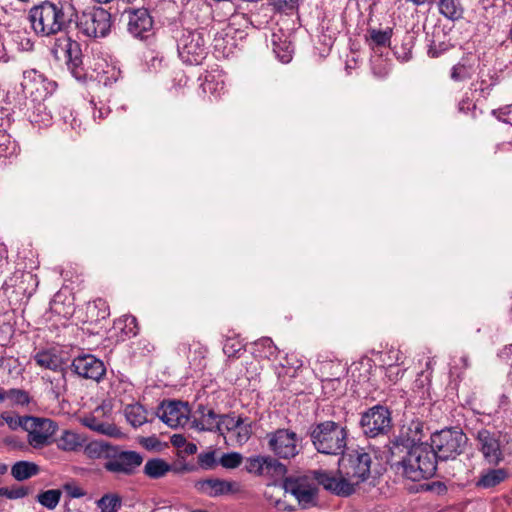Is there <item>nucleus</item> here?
Returning <instances> with one entry per match:
<instances>
[{
    "mask_svg": "<svg viewBox=\"0 0 512 512\" xmlns=\"http://www.w3.org/2000/svg\"><path fill=\"white\" fill-rule=\"evenodd\" d=\"M28 416L29 415L13 417L9 413L3 412L1 414L2 426L4 425V423H6L11 430H17L18 428H22L24 431H26L28 422V420L26 419L28 418Z\"/></svg>",
    "mask_w": 512,
    "mask_h": 512,
    "instance_id": "nucleus-47",
    "label": "nucleus"
},
{
    "mask_svg": "<svg viewBox=\"0 0 512 512\" xmlns=\"http://www.w3.org/2000/svg\"><path fill=\"white\" fill-rule=\"evenodd\" d=\"M476 105L472 103V100L466 96L461 99L458 103V111L461 113H467L471 109H475Z\"/></svg>",
    "mask_w": 512,
    "mask_h": 512,
    "instance_id": "nucleus-62",
    "label": "nucleus"
},
{
    "mask_svg": "<svg viewBox=\"0 0 512 512\" xmlns=\"http://www.w3.org/2000/svg\"><path fill=\"white\" fill-rule=\"evenodd\" d=\"M508 477L509 472L505 468L483 469L475 482V486L479 489H492L506 481Z\"/></svg>",
    "mask_w": 512,
    "mask_h": 512,
    "instance_id": "nucleus-23",
    "label": "nucleus"
},
{
    "mask_svg": "<svg viewBox=\"0 0 512 512\" xmlns=\"http://www.w3.org/2000/svg\"><path fill=\"white\" fill-rule=\"evenodd\" d=\"M70 368L78 377L95 382H100L106 375L104 362L90 353H81L74 357Z\"/></svg>",
    "mask_w": 512,
    "mask_h": 512,
    "instance_id": "nucleus-18",
    "label": "nucleus"
},
{
    "mask_svg": "<svg viewBox=\"0 0 512 512\" xmlns=\"http://www.w3.org/2000/svg\"><path fill=\"white\" fill-rule=\"evenodd\" d=\"M241 424L242 416H236L235 412L222 414L220 416L219 426L224 429V434L226 432L235 431L238 426H241Z\"/></svg>",
    "mask_w": 512,
    "mask_h": 512,
    "instance_id": "nucleus-46",
    "label": "nucleus"
},
{
    "mask_svg": "<svg viewBox=\"0 0 512 512\" xmlns=\"http://www.w3.org/2000/svg\"><path fill=\"white\" fill-rule=\"evenodd\" d=\"M209 33L205 29H183L177 39V50L181 60L189 65H199L208 55Z\"/></svg>",
    "mask_w": 512,
    "mask_h": 512,
    "instance_id": "nucleus-10",
    "label": "nucleus"
},
{
    "mask_svg": "<svg viewBox=\"0 0 512 512\" xmlns=\"http://www.w3.org/2000/svg\"><path fill=\"white\" fill-rule=\"evenodd\" d=\"M221 415L217 414L213 409H209L202 420L195 419L193 421L194 427L199 431H209L224 435V429L219 426Z\"/></svg>",
    "mask_w": 512,
    "mask_h": 512,
    "instance_id": "nucleus-30",
    "label": "nucleus"
},
{
    "mask_svg": "<svg viewBox=\"0 0 512 512\" xmlns=\"http://www.w3.org/2000/svg\"><path fill=\"white\" fill-rule=\"evenodd\" d=\"M438 460L430 449L429 443L418 445L403 453V456L387 462L390 468L403 478L420 482L435 476Z\"/></svg>",
    "mask_w": 512,
    "mask_h": 512,
    "instance_id": "nucleus-2",
    "label": "nucleus"
},
{
    "mask_svg": "<svg viewBox=\"0 0 512 512\" xmlns=\"http://www.w3.org/2000/svg\"><path fill=\"white\" fill-rule=\"evenodd\" d=\"M340 384L341 382L339 378H328L323 380L322 388L325 394H331L333 391L338 389Z\"/></svg>",
    "mask_w": 512,
    "mask_h": 512,
    "instance_id": "nucleus-59",
    "label": "nucleus"
},
{
    "mask_svg": "<svg viewBox=\"0 0 512 512\" xmlns=\"http://www.w3.org/2000/svg\"><path fill=\"white\" fill-rule=\"evenodd\" d=\"M36 364L42 368L58 371L62 369V360L50 351H40L34 356Z\"/></svg>",
    "mask_w": 512,
    "mask_h": 512,
    "instance_id": "nucleus-38",
    "label": "nucleus"
},
{
    "mask_svg": "<svg viewBox=\"0 0 512 512\" xmlns=\"http://www.w3.org/2000/svg\"><path fill=\"white\" fill-rule=\"evenodd\" d=\"M140 444L147 450H155L160 447V440L156 436L142 437Z\"/></svg>",
    "mask_w": 512,
    "mask_h": 512,
    "instance_id": "nucleus-58",
    "label": "nucleus"
},
{
    "mask_svg": "<svg viewBox=\"0 0 512 512\" xmlns=\"http://www.w3.org/2000/svg\"><path fill=\"white\" fill-rule=\"evenodd\" d=\"M468 437L458 427H446L433 432L430 436V449L438 462L455 460L467 446Z\"/></svg>",
    "mask_w": 512,
    "mask_h": 512,
    "instance_id": "nucleus-6",
    "label": "nucleus"
},
{
    "mask_svg": "<svg viewBox=\"0 0 512 512\" xmlns=\"http://www.w3.org/2000/svg\"><path fill=\"white\" fill-rule=\"evenodd\" d=\"M500 83V77L496 71L481 74L479 80V91L483 97H488L493 88Z\"/></svg>",
    "mask_w": 512,
    "mask_h": 512,
    "instance_id": "nucleus-41",
    "label": "nucleus"
},
{
    "mask_svg": "<svg viewBox=\"0 0 512 512\" xmlns=\"http://www.w3.org/2000/svg\"><path fill=\"white\" fill-rule=\"evenodd\" d=\"M272 42H273V52L275 53L276 57L282 63H289L292 60V55H293V51H294L291 42L286 39L282 40L276 34H273Z\"/></svg>",
    "mask_w": 512,
    "mask_h": 512,
    "instance_id": "nucleus-37",
    "label": "nucleus"
},
{
    "mask_svg": "<svg viewBox=\"0 0 512 512\" xmlns=\"http://www.w3.org/2000/svg\"><path fill=\"white\" fill-rule=\"evenodd\" d=\"M247 417H242V424L236 428V441L245 444L252 435V423L247 422Z\"/></svg>",
    "mask_w": 512,
    "mask_h": 512,
    "instance_id": "nucleus-51",
    "label": "nucleus"
},
{
    "mask_svg": "<svg viewBox=\"0 0 512 512\" xmlns=\"http://www.w3.org/2000/svg\"><path fill=\"white\" fill-rule=\"evenodd\" d=\"M403 376V372L399 369L397 365H389L386 369V377L389 378L390 381L396 382L399 378Z\"/></svg>",
    "mask_w": 512,
    "mask_h": 512,
    "instance_id": "nucleus-61",
    "label": "nucleus"
},
{
    "mask_svg": "<svg viewBox=\"0 0 512 512\" xmlns=\"http://www.w3.org/2000/svg\"><path fill=\"white\" fill-rule=\"evenodd\" d=\"M124 415L134 428L140 427L148 421L146 408L138 402L126 405Z\"/></svg>",
    "mask_w": 512,
    "mask_h": 512,
    "instance_id": "nucleus-31",
    "label": "nucleus"
},
{
    "mask_svg": "<svg viewBox=\"0 0 512 512\" xmlns=\"http://www.w3.org/2000/svg\"><path fill=\"white\" fill-rule=\"evenodd\" d=\"M171 444L176 448H183L186 444V438L182 434H174L170 438Z\"/></svg>",
    "mask_w": 512,
    "mask_h": 512,
    "instance_id": "nucleus-64",
    "label": "nucleus"
},
{
    "mask_svg": "<svg viewBox=\"0 0 512 512\" xmlns=\"http://www.w3.org/2000/svg\"><path fill=\"white\" fill-rule=\"evenodd\" d=\"M75 16V7L62 1H43L29 10L32 30L37 36L46 38L69 34Z\"/></svg>",
    "mask_w": 512,
    "mask_h": 512,
    "instance_id": "nucleus-1",
    "label": "nucleus"
},
{
    "mask_svg": "<svg viewBox=\"0 0 512 512\" xmlns=\"http://www.w3.org/2000/svg\"><path fill=\"white\" fill-rule=\"evenodd\" d=\"M439 13L446 19L455 22L463 18L464 7L460 0H439Z\"/></svg>",
    "mask_w": 512,
    "mask_h": 512,
    "instance_id": "nucleus-28",
    "label": "nucleus"
},
{
    "mask_svg": "<svg viewBox=\"0 0 512 512\" xmlns=\"http://www.w3.org/2000/svg\"><path fill=\"white\" fill-rule=\"evenodd\" d=\"M509 108L508 107H504V108H499V109H494L492 111V114L500 121H503L505 123H510V120L509 118H507L506 116H508L510 114V111L508 110Z\"/></svg>",
    "mask_w": 512,
    "mask_h": 512,
    "instance_id": "nucleus-63",
    "label": "nucleus"
},
{
    "mask_svg": "<svg viewBox=\"0 0 512 512\" xmlns=\"http://www.w3.org/2000/svg\"><path fill=\"white\" fill-rule=\"evenodd\" d=\"M28 444L33 448H42L50 444L51 437L56 433L58 425L49 418L28 416L26 419Z\"/></svg>",
    "mask_w": 512,
    "mask_h": 512,
    "instance_id": "nucleus-17",
    "label": "nucleus"
},
{
    "mask_svg": "<svg viewBox=\"0 0 512 512\" xmlns=\"http://www.w3.org/2000/svg\"><path fill=\"white\" fill-rule=\"evenodd\" d=\"M372 456L365 448L343 452L338 461V473L344 475L353 487L367 481L371 474Z\"/></svg>",
    "mask_w": 512,
    "mask_h": 512,
    "instance_id": "nucleus-8",
    "label": "nucleus"
},
{
    "mask_svg": "<svg viewBox=\"0 0 512 512\" xmlns=\"http://www.w3.org/2000/svg\"><path fill=\"white\" fill-rule=\"evenodd\" d=\"M307 436L318 453L340 455L347 446L348 430L346 426L332 420L312 423Z\"/></svg>",
    "mask_w": 512,
    "mask_h": 512,
    "instance_id": "nucleus-3",
    "label": "nucleus"
},
{
    "mask_svg": "<svg viewBox=\"0 0 512 512\" xmlns=\"http://www.w3.org/2000/svg\"><path fill=\"white\" fill-rule=\"evenodd\" d=\"M171 471L177 474L196 472L198 471V466L195 463L174 464L172 465Z\"/></svg>",
    "mask_w": 512,
    "mask_h": 512,
    "instance_id": "nucleus-57",
    "label": "nucleus"
},
{
    "mask_svg": "<svg viewBox=\"0 0 512 512\" xmlns=\"http://www.w3.org/2000/svg\"><path fill=\"white\" fill-rule=\"evenodd\" d=\"M243 456L239 452L223 453L219 457V464L226 469H235L241 465Z\"/></svg>",
    "mask_w": 512,
    "mask_h": 512,
    "instance_id": "nucleus-49",
    "label": "nucleus"
},
{
    "mask_svg": "<svg viewBox=\"0 0 512 512\" xmlns=\"http://www.w3.org/2000/svg\"><path fill=\"white\" fill-rule=\"evenodd\" d=\"M62 492L59 489H50L40 492L36 496V501L43 507L53 510L60 502Z\"/></svg>",
    "mask_w": 512,
    "mask_h": 512,
    "instance_id": "nucleus-40",
    "label": "nucleus"
},
{
    "mask_svg": "<svg viewBox=\"0 0 512 512\" xmlns=\"http://www.w3.org/2000/svg\"><path fill=\"white\" fill-rule=\"evenodd\" d=\"M97 506L102 512H118L122 498L117 494H105L97 501Z\"/></svg>",
    "mask_w": 512,
    "mask_h": 512,
    "instance_id": "nucleus-43",
    "label": "nucleus"
},
{
    "mask_svg": "<svg viewBox=\"0 0 512 512\" xmlns=\"http://www.w3.org/2000/svg\"><path fill=\"white\" fill-rule=\"evenodd\" d=\"M128 17L127 30L137 39H145L152 33L154 20L146 8L125 10Z\"/></svg>",
    "mask_w": 512,
    "mask_h": 512,
    "instance_id": "nucleus-19",
    "label": "nucleus"
},
{
    "mask_svg": "<svg viewBox=\"0 0 512 512\" xmlns=\"http://www.w3.org/2000/svg\"><path fill=\"white\" fill-rule=\"evenodd\" d=\"M59 449L75 451L82 446V438L75 432L65 430L57 441Z\"/></svg>",
    "mask_w": 512,
    "mask_h": 512,
    "instance_id": "nucleus-39",
    "label": "nucleus"
},
{
    "mask_svg": "<svg viewBox=\"0 0 512 512\" xmlns=\"http://www.w3.org/2000/svg\"><path fill=\"white\" fill-rule=\"evenodd\" d=\"M253 353L262 359L276 358L279 351L271 338L263 337L253 343Z\"/></svg>",
    "mask_w": 512,
    "mask_h": 512,
    "instance_id": "nucleus-32",
    "label": "nucleus"
},
{
    "mask_svg": "<svg viewBox=\"0 0 512 512\" xmlns=\"http://www.w3.org/2000/svg\"><path fill=\"white\" fill-rule=\"evenodd\" d=\"M471 76V66L465 61L464 58L455 64L450 71V78L455 82L466 81L470 79Z\"/></svg>",
    "mask_w": 512,
    "mask_h": 512,
    "instance_id": "nucleus-44",
    "label": "nucleus"
},
{
    "mask_svg": "<svg viewBox=\"0 0 512 512\" xmlns=\"http://www.w3.org/2000/svg\"><path fill=\"white\" fill-rule=\"evenodd\" d=\"M393 36V28L387 27L385 30L368 28L366 42L372 49L381 47H390L391 38Z\"/></svg>",
    "mask_w": 512,
    "mask_h": 512,
    "instance_id": "nucleus-26",
    "label": "nucleus"
},
{
    "mask_svg": "<svg viewBox=\"0 0 512 512\" xmlns=\"http://www.w3.org/2000/svg\"><path fill=\"white\" fill-rule=\"evenodd\" d=\"M474 439L477 443V449L482 453L485 462L497 466L504 460L501 432L481 428L475 433Z\"/></svg>",
    "mask_w": 512,
    "mask_h": 512,
    "instance_id": "nucleus-14",
    "label": "nucleus"
},
{
    "mask_svg": "<svg viewBox=\"0 0 512 512\" xmlns=\"http://www.w3.org/2000/svg\"><path fill=\"white\" fill-rule=\"evenodd\" d=\"M64 489L71 498H81L85 495V491L82 488L72 483L65 484Z\"/></svg>",
    "mask_w": 512,
    "mask_h": 512,
    "instance_id": "nucleus-60",
    "label": "nucleus"
},
{
    "mask_svg": "<svg viewBox=\"0 0 512 512\" xmlns=\"http://www.w3.org/2000/svg\"><path fill=\"white\" fill-rule=\"evenodd\" d=\"M172 469V465L162 458L148 459L144 465L143 473L150 479H160Z\"/></svg>",
    "mask_w": 512,
    "mask_h": 512,
    "instance_id": "nucleus-29",
    "label": "nucleus"
},
{
    "mask_svg": "<svg viewBox=\"0 0 512 512\" xmlns=\"http://www.w3.org/2000/svg\"><path fill=\"white\" fill-rule=\"evenodd\" d=\"M358 426L367 439L388 436L393 428L392 410L380 403L369 407L360 413Z\"/></svg>",
    "mask_w": 512,
    "mask_h": 512,
    "instance_id": "nucleus-9",
    "label": "nucleus"
},
{
    "mask_svg": "<svg viewBox=\"0 0 512 512\" xmlns=\"http://www.w3.org/2000/svg\"><path fill=\"white\" fill-rule=\"evenodd\" d=\"M195 489L209 497H219L223 495L234 494L238 491L237 484L219 478L201 479L195 482Z\"/></svg>",
    "mask_w": 512,
    "mask_h": 512,
    "instance_id": "nucleus-22",
    "label": "nucleus"
},
{
    "mask_svg": "<svg viewBox=\"0 0 512 512\" xmlns=\"http://www.w3.org/2000/svg\"><path fill=\"white\" fill-rule=\"evenodd\" d=\"M425 423L419 418H413L404 422L398 428L396 434L389 439L387 444L386 462L391 459L403 456V453L418 445L425 444L423 438Z\"/></svg>",
    "mask_w": 512,
    "mask_h": 512,
    "instance_id": "nucleus-7",
    "label": "nucleus"
},
{
    "mask_svg": "<svg viewBox=\"0 0 512 512\" xmlns=\"http://www.w3.org/2000/svg\"><path fill=\"white\" fill-rule=\"evenodd\" d=\"M283 487L297 499L303 509L317 504L318 487L307 476L287 477Z\"/></svg>",
    "mask_w": 512,
    "mask_h": 512,
    "instance_id": "nucleus-16",
    "label": "nucleus"
},
{
    "mask_svg": "<svg viewBox=\"0 0 512 512\" xmlns=\"http://www.w3.org/2000/svg\"><path fill=\"white\" fill-rule=\"evenodd\" d=\"M264 474L274 477H282L287 473V467L272 456H264Z\"/></svg>",
    "mask_w": 512,
    "mask_h": 512,
    "instance_id": "nucleus-45",
    "label": "nucleus"
},
{
    "mask_svg": "<svg viewBox=\"0 0 512 512\" xmlns=\"http://www.w3.org/2000/svg\"><path fill=\"white\" fill-rule=\"evenodd\" d=\"M74 23L84 36L104 38L111 31L112 16L102 7H93L83 11L80 15L76 12Z\"/></svg>",
    "mask_w": 512,
    "mask_h": 512,
    "instance_id": "nucleus-12",
    "label": "nucleus"
},
{
    "mask_svg": "<svg viewBox=\"0 0 512 512\" xmlns=\"http://www.w3.org/2000/svg\"><path fill=\"white\" fill-rule=\"evenodd\" d=\"M198 470H213L219 465V457L216 450L203 451L197 456Z\"/></svg>",
    "mask_w": 512,
    "mask_h": 512,
    "instance_id": "nucleus-42",
    "label": "nucleus"
},
{
    "mask_svg": "<svg viewBox=\"0 0 512 512\" xmlns=\"http://www.w3.org/2000/svg\"><path fill=\"white\" fill-rule=\"evenodd\" d=\"M38 276L31 271L16 270L4 281L0 293L6 298L12 310L21 309L36 292Z\"/></svg>",
    "mask_w": 512,
    "mask_h": 512,
    "instance_id": "nucleus-5",
    "label": "nucleus"
},
{
    "mask_svg": "<svg viewBox=\"0 0 512 512\" xmlns=\"http://www.w3.org/2000/svg\"><path fill=\"white\" fill-rule=\"evenodd\" d=\"M268 449L280 459H292L298 455L297 434L289 429L279 428L266 434Z\"/></svg>",
    "mask_w": 512,
    "mask_h": 512,
    "instance_id": "nucleus-15",
    "label": "nucleus"
},
{
    "mask_svg": "<svg viewBox=\"0 0 512 512\" xmlns=\"http://www.w3.org/2000/svg\"><path fill=\"white\" fill-rule=\"evenodd\" d=\"M17 146L7 135H0V157H9L16 153Z\"/></svg>",
    "mask_w": 512,
    "mask_h": 512,
    "instance_id": "nucleus-54",
    "label": "nucleus"
},
{
    "mask_svg": "<svg viewBox=\"0 0 512 512\" xmlns=\"http://www.w3.org/2000/svg\"><path fill=\"white\" fill-rule=\"evenodd\" d=\"M264 463L266 460L264 456H253L246 459L245 469L249 473H253L255 475H264Z\"/></svg>",
    "mask_w": 512,
    "mask_h": 512,
    "instance_id": "nucleus-50",
    "label": "nucleus"
},
{
    "mask_svg": "<svg viewBox=\"0 0 512 512\" xmlns=\"http://www.w3.org/2000/svg\"><path fill=\"white\" fill-rule=\"evenodd\" d=\"M142 463L143 456L139 452L114 445L108 461L103 463V468L117 478L129 477L138 472Z\"/></svg>",
    "mask_w": 512,
    "mask_h": 512,
    "instance_id": "nucleus-13",
    "label": "nucleus"
},
{
    "mask_svg": "<svg viewBox=\"0 0 512 512\" xmlns=\"http://www.w3.org/2000/svg\"><path fill=\"white\" fill-rule=\"evenodd\" d=\"M51 53L55 58H59V53H62L71 75L80 82L86 81L87 72L83 64L81 44L78 41L72 39L68 34H63L55 38Z\"/></svg>",
    "mask_w": 512,
    "mask_h": 512,
    "instance_id": "nucleus-11",
    "label": "nucleus"
},
{
    "mask_svg": "<svg viewBox=\"0 0 512 512\" xmlns=\"http://www.w3.org/2000/svg\"><path fill=\"white\" fill-rule=\"evenodd\" d=\"M22 87L30 94L32 100L37 102L35 110L29 116L30 122L39 126L48 125L51 122L52 116L46 111V107L42 102L56 92L58 88L57 82L49 79L43 73L31 69L24 72Z\"/></svg>",
    "mask_w": 512,
    "mask_h": 512,
    "instance_id": "nucleus-4",
    "label": "nucleus"
},
{
    "mask_svg": "<svg viewBox=\"0 0 512 512\" xmlns=\"http://www.w3.org/2000/svg\"><path fill=\"white\" fill-rule=\"evenodd\" d=\"M242 350L244 346L236 338H227L223 345V352L228 357H239Z\"/></svg>",
    "mask_w": 512,
    "mask_h": 512,
    "instance_id": "nucleus-52",
    "label": "nucleus"
},
{
    "mask_svg": "<svg viewBox=\"0 0 512 512\" xmlns=\"http://www.w3.org/2000/svg\"><path fill=\"white\" fill-rule=\"evenodd\" d=\"M3 443L11 450L15 451H28L30 446V444H28V440L24 441L23 439L15 435L5 437L3 439Z\"/></svg>",
    "mask_w": 512,
    "mask_h": 512,
    "instance_id": "nucleus-53",
    "label": "nucleus"
},
{
    "mask_svg": "<svg viewBox=\"0 0 512 512\" xmlns=\"http://www.w3.org/2000/svg\"><path fill=\"white\" fill-rule=\"evenodd\" d=\"M33 489L28 486H19L16 488L1 487L0 496H4L8 499L15 500L28 496L31 494Z\"/></svg>",
    "mask_w": 512,
    "mask_h": 512,
    "instance_id": "nucleus-48",
    "label": "nucleus"
},
{
    "mask_svg": "<svg viewBox=\"0 0 512 512\" xmlns=\"http://www.w3.org/2000/svg\"><path fill=\"white\" fill-rule=\"evenodd\" d=\"M114 445L106 441H93L86 446V454L92 459H103L108 461Z\"/></svg>",
    "mask_w": 512,
    "mask_h": 512,
    "instance_id": "nucleus-36",
    "label": "nucleus"
},
{
    "mask_svg": "<svg viewBox=\"0 0 512 512\" xmlns=\"http://www.w3.org/2000/svg\"><path fill=\"white\" fill-rule=\"evenodd\" d=\"M451 47H452L451 44L446 43L444 41L439 42V43H436L435 41H433L429 45L428 54H429V56L436 58V57H439L444 52L448 51Z\"/></svg>",
    "mask_w": 512,
    "mask_h": 512,
    "instance_id": "nucleus-55",
    "label": "nucleus"
},
{
    "mask_svg": "<svg viewBox=\"0 0 512 512\" xmlns=\"http://www.w3.org/2000/svg\"><path fill=\"white\" fill-rule=\"evenodd\" d=\"M83 424L87 428L103 435L111 437H119L121 435L120 429L115 424L104 422L93 415L86 416L83 419Z\"/></svg>",
    "mask_w": 512,
    "mask_h": 512,
    "instance_id": "nucleus-27",
    "label": "nucleus"
},
{
    "mask_svg": "<svg viewBox=\"0 0 512 512\" xmlns=\"http://www.w3.org/2000/svg\"><path fill=\"white\" fill-rule=\"evenodd\" d=\"M415 36L410 32H406L401 43L396 44L392 50L396 58L401 62H407L412 58V49L415 44Z\"/></svg>",
    "mask_w": 512,
    "mask_h": 512,
    "instance_id": "nucleus-33",
    "label": "nucleus"
},
{
    "mask_svg": "<svg viewBox=\"0 0 512 512\" xmlns=\"http://www.w3.org/2000/svg\"><path fill=\"white\" fill-rule=\"evenodd\" d=\"M110 316V306L103 298H96L86 305L85 322L89 324H99Z\"/></svg>",
    "mask_w": 512,
    "mask_h": 512,
    "instance_id": "nucleus-24",
    "label": "nucleus"
},
{
    "mask_svg": "<svg viewBox=\"0 0 512 512\" xmlns=\"http://www.w3.org/2000/svg\"><path fill=\"white\" fill-rule=\"evenodd\" d=\"M40 470L35 462L21 460L11 466V475L16 481L22 482L38 475Z\"/></svg>",
    "mask_w": 512,
    "mask_h": 512,
    "instance_id": "nucleus-25",
    "label": "nucleus"
},
{
    "mask_svg": "<svg viewBox=\"0 0 512 512\" xmlns=\"http://www.w3.org/2000/svg\"><path fill=\"white\" fill-rule=\"evenodd\" d=\"M0 394H2L3 402L9 400L15 406H28L32 401L29 392L24 389L11 388L4 390L0 388Z\"/></svg>",
    "mask_w": 512,
    "mask_h": 512,
    "instance_id": "nucleus-35",
    "label": "nucleus"
},
{
    "mask_svg": "<svg viewBox=\"0 0 512 512\" xmlns=\"http://www.w3.org/2000/svg\"><path fill=\"white\" fill-rule=\"evenodd\" d=\"M313 479L323 488L340 497H349L355 493L356 489L353 484L347 482L344 475H340L339 478L334 476L331 472L325 470H314L312 471Z\"/></svg>",
    "mask_w": 512,
    "mask_h": 512,
    "instance_id": "nucleus-20",
    "label": "nucleus"
},
{
    "mask_svg": "<svg viewBox=\"0 0 512 512\" xmlns=\"http://www.w3.org/2000/svg\"><path fill=\"white\" fill-rule=\"evenodd\" d=\"M298 0H271V4L278 11L292 10L296 6Z\"/></svg>",
    "mask_w": 512,
    "mask_h": 512,
    "instance_id": "nucleus-56",
    "label": "nucleus"
},
{
    "mask_svg": "<svg viewBox=\"0 0 512 512\" xmlns=\"http://www.w3.org/2000/svg\"><path fill=\"white\" fill-rule=\"evenodd\" d=\"M188 404L180 400H163L156 410V416L171 428H176L186 419Z\"/></svg>",
    "mask_w": 512,
    "mask_h": 512,
    "instance_id": "nucleus-21",
    "label": "nucleus"
},
{
    "mask_svg": "<svg viewBox=\"0 0 512 512\" xmlns=\"http://www.w3.org/2000/svg\"><path fill=\"white\" fill-rule=\"evenodd\" d=\"M115 328H119L122 333V340L135 337L139 333L138 320L133 315H125L114 322Z\"/></svg>",
    "mask_w": 512,
    "mask_h": 512,
    "instance_id": "nucleus-34",
    "label": "nucleus"
}]
</instances>
